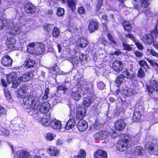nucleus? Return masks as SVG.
<instances>
[{
  "mask_svg": "<svg viewBox=\"0 0 158 158\" xmlns=\"http://www.w3.org/2000/svg\"><path fill=\"white\" fill-rule=\"evenodd\" d=\"M123 77V78L125 77L128 79H131L134 78L135 76L134 74H131L127 71H125L123 72L122 75Z\"/></svg>",
  "mask_w": 158,
  "mask_h": 158,
  "instance_id": "35",
  "label": "nucleus"
},
{
  "mask_svg": "<svg viewBox=\"0 0 158 158\" xmlns=\"http://www.w3.org/2000/svg\"><path fill=\"white\" fill-rule=\"evenodd\" d=\"M94 158H107V153L105 151L99 150L94 154Z\"/></svg>",
  "mask_w": 158,
  "mask_h": 158,
  "instance_id": "20",
  "label": "nucleus"
},
{
  "mask_svg": "<svg viewBox=\"0 0 158 158\" xmlns=\"http://www.w3.org/2000/svg\"><path fill=\"white\" fill-rule=\"evenodd\" d=\"M48 151L50 155L53 156H57L60 152L59 150L54 147L49 148L48 149Z\"/></svg>",
  "mask_w": 158,
  "mask_h": 158,
  "instance_id": "25",
  "label": "nucleus"
},
{
  "mask_svg": "<svg viewBox=\"0 0 158 158\" xmlns=\"http://www.w3.org/2000/svg\"><path fill=\"white\" fill-rule=\"evenodd\" d=\"M77 44L81 48L85 47L87 45V42L85 39L81 38L78 41Z\"/></svg>",
  "mask_w": 158,
  "mask_h": 158,
  "instance_id": "32",
  "label": "nucleus"
},
{
  "mask_svg": "<svg viewBox=\"0 0 158 158\" xmlns=\"http://www.w3.org/2000/svg\"><path fill=\"white\" fill-rule=\"evenodd\" d=\"M85 9L83 7L80 6L78 9V12L80 14L85 13Z\"/></svg>",
  "mask_w": 158,
  "mask_h": 158,
  "instance_id": "58",
  "label": "nucleus"
},
{
  "mask_svg": "<svg viewBox=\"0 0 158 158\" xmlns=\"http://www.w3.org/2000/svg\"><path fill=\"white\" fill-rule=\"evenodd\" d=\"M126 126V123L123 120L119 119L115 122L114 127L116 130L121 131L125 128Z\"/></svg>",
  "mask_w": 158,
  "mask_h": 158,
  "instance_id": "8",
  "label": "nucleus"
},
{
  "mask_svg": "<svg viewBox=\"0 0 158 158\" xmlns=\"http://www.w3.org/2000/svg\"><path fill=\"white\" fill-rule=\"evenodd\" d=\"M141 118L140 112L139 111H135L133 116V119L134 121H139Z\"/></svg>",
  "mask_w": 158,
  "mask_h": 158,
  "instance_id": "36",
  "label": "nucleus"
},
{
  "mask_svg": "<svg viewBox=\"0 0 158 158\" xmlns=\"http://www.w3.org/2000/svg\"><path fill=\"white\" fill-rule=\"evenodd\" d=\"M53 36L55 37H58L60 35L59 30L58 28L55 27L52 31Z\"/></svg>",
  "mask_w": 158,
  "mask_h": 158,
  "instance_id": "41",
  "label": "nucleus"
},
{
  "mask_svg": "<svg viewBox=\"0 0 158 158\" xmlns=\"http://www.w3.org/2000/svg\"><path fill=\"white\" fill-rule=\"evenodd\" d=\"M121 93L122 94L127 96L135 95L137 93L134 89L131 88L128 89L127 88L123 89Z\"/></svg>",
  "mask_w": 158,
  "mask_h": 158,
  "instance_id": "14",
  "label": "nucleus"
},
{
  "mask_svg": "<svg viewBox=\"0 0 158 158\" xmlns=\"http://www.w3.org/2000/svg\"><path fill=\"white\" fill-rule=\"evenodd\" d=\"M68 89V88L64 85H59L57 88V91L62 90L64 91V93H66Z\"/></svg>",
  "mask_w": 158,
  "mask_h": 158,
  "instance_id": "50",
  "label": "nucleus"
},
{
  "mask_svg": "<svg viewBox=\"0 0 158 158\" xmlns=\"http://www.w3.org/2000/svg\"><path fill=\"white\" fill-rule=\"evenodd\" d=\"M25 10L27 13L33 14L36 11V8L31 4L29 3L26 4Z\"/></svg>",
  "mask_w": 158,
  "mask_h": 158,
  "instance_id": "21",
  "label": "nucleus"
},
{
  "mask_svg": "<svg viewBox=\"0 0 158 158\" xmlns=\"http://www.w3.org/2000/svg\"><path fill=\"white\" fill-rule=\"evenodd\" d=\"M121 137L122 139L118 141L116 146L118 151L123 152L130 146L131 139L129 135L125 134L122 135Z\"/></svg>",
  "mask_w": 158,
  "mask_h": 158,
  "instance_id": "2",
  "label": "nucleus"
},
{
  "mask_svg": "<svg viewBox=\"0 0 158 158\" xmlns=\"http://www.w3.org/2000/svg\"><path fill=\"white\" fill-rule=\"evenodd\" d=\"M17 155V156L19 158H29L30 154L27 151L23 150L18 151Z\"/></svg>",
  "mask_w": 158,
  "mask_h": 158,
  "instance_id": "24",
  "label": "nucleus"
},
{
  "mask_svg": "<svg viewBox=\"0 0 158 158\" xmlns=\"http://www.w3.org/2000/svg\"><path fill=\"white\" fill-rule=\"evenodd\" d=\"M139 40L137 39L136 42H134L137 47L139 50L143 49V48L142 45L139 42Z\"/></svg>",
  "mask_w": 158,
  "mask_h": 158,
  "instance_id": "59",
  "label": "nucleus"
},
{
  "mask_svg": "<svg viewBox=\"0 0 158 158\" xmlns=\"http://www.w3.org/2000/svg\"><path fill=\"white\" fill-rule=\"evenodd\" d=\"M2 64L5 67H9L11 65L12 63V59L8 55L4 56L1 60Z\"/></svg>",
  "mask_w": 158,
  "mask_h": 158,
  "instance_id": "11",
  "label": "nucleus"
},
{
  "mask_svg": "<svg viewBox=\"0 0 158 158\" xmlns=\"http://www.w3.org/2000/svg\"><path fill=\"white\" fill-rule=\"evenodd\" d=\"M0 131L2 133H3V135H4L8 136L9 135V131L6 129L4 128L2 126L0 127Z\"/></svg>",
  "mask_w": 158,
  "mask_h": 158,
  "instance_id": "49",
  "label": "nucleus"
},
{
  "mask_svg": "<svg viewBox=\"0 0 158 158\" xmlns=\"http://www.w3.org/2000/svg\"><path fill=\"white\" fill-rule=\"evenodd\" d=\"M126 37L128 38L134 42H136L137 39L134 37L131 34L129 33L128 34H125Z\"/></svg>",
  "mask_w": 158,
  "mask_h": 158,
  "instance_id": "51",
  "label": "nucleus"
},
{
  "mask_svg": "<svg viewBox=\"0 0 158 158\" xmlns=\"http://www.w3.org/2000/svg\"><path fill=\"white\" fill-rule=\"evenodd\" d=\"M86 110L84 108H78L76 111V117L77 118L81 120L85 116Z\"/></svg>",
  "mask_w": 158,
  "mask_h": 158,
  "instance_id": "16",
  "label": "nucleus"
},
{
  "mask_svg": "<svg viewBox=\"0 0 158 158\" xmlns=\"http://www.w3.org/2000/svg\"><path fill=\"white\" fill-rule=\"evenodd\" d=\"M102 126L101 123L99 121L97 120L94 124L90 126V130L92 131H94L100 129Z\"/></svg>",
  "mask_w": 158,
  "mask_h": 158,
  "instance_id": "26",
  "label": "nucleus"
},
{
  "mask_svg": "<svg viewBox=\"0 0 158 158\" xmlns=\"http://www.w3.org/2000/svg\"><path fill=\"white\" fill-rule=\"evenodd\" d=\"M17 76L16 73L15 72L9 74L7 77V81L9 83L12 82V87L14 88H16L20 83L18 78L16 79Z\"/></svg>",
  "mask_w": 158,
  "mask_h": 158,
  "instance_id": "6",
  "label": "nucleus"
},
{
  "mask_svg": "<svg viewBox=\"0 0 158 158\" xmlns=\"http://www.w3.org/2000/svg\"><path fill=\"white\" fill-rule=\"evenodd\" d=\"M147 51L152 56L158 58V53L154 50L152 49H148L147 50Z\"/></svg>",
  "mask_w": 158,
  "mask_h": 158,
  "instance_id": "45",
  "label": "nucleus"
},
{
  "mask_svg": "<svg viewBox=\"0 0 158 158\" xmlns=\"http://www.w3.org/2000/svg\"><path fill=\"white\" fill-rule=\"evenodd\" d=\"M60 97H57L56 96H54L50 99L49 101L50 102L49 103L50 104H52L53 105H54L57 103L58 101L60 99Z\"/></svg>",
  "mask_w": 158,
  "mask_h": 158,
  "instance_id": "38",
  "label": "nucleus"
},
{
  "mask_svg": "<svg viewBox=\"0 0 158 158\" xmlns=\"http://www.w3.org/2000/svg\"><path fill=\"white\" fill-rule=\"evenodd\" d=\"M144 40L146 42V44H149L153 41L152 37L150 34L145 35L143 37Z\"/></svg>",
  "mask_w": 158,
  "mask_h": 158,
  "instance_id": "34",
  "label": "nucleus"
},
{
  "mask_svg": "<svg viewBox=\"0 0 158 158\" xmlns=\"http://www.w3.org/2000/svg\"><path fill=\"white\" fill-rule=\"evenodd\" d=\"M77 127L80 131L83 132L87 129L88 125L86 121L81 119L77 123Z\"/></svg>",
  "mask_w": 158,
  "mask_h": 158,
  "instance_id": "9",
  "label": "nucleus"
},
{
  "mask_svg": "<svg viewBox=\"0 0 158 158\" xmlns=\"http://www.w3.org/2000/svg\"><path fill=\"white\" fill-rule=\"evenodd\" d=\"M45 45L43 44H39L35 49L34 55L37 56L42 54L45 51Z\"/></svg>",
  "mask_w": 158,
  "mask_h": 158,
  "instance_id": "18",
  "label": "nucleus"
},
{
  "mask_svg": "<svg viewBox=\"0 0 158 158\" xmlns=\"http://www.w3.org/2000/svg\"><path fill=\"white\" fill-rule=\"evenodd\" d=\"M29 90L26 88L24 87L20 88L19 90V93L23 96L25 95V93H29Z\"/></svg>",
  "mask_w": 158,
  "mask_h": 158,
  "instance_id": "42",
  "label": "nucleus"
},
{
  "mask_svg": "<svg viewBox=\"0 0 158 158\" xmlns=\"http://www.w3.org/2000/svg\"><path fill=\"white\" fill-rule=\"evenodd\" d=\"M113 68L116 71H121L123 69L122 63L118 60H115L113 63Z\"/></svg>",
  "mask_w": 158,
  "mask_h": 158,
  "instance_id": "19",
  "label": "nucleus"
},
{
  "mask_svg": "<svg viewBox=\"0 0 158 158\" xmlns=\"http://www.w3.org/2000/svg\"><path fill=\"white\" fill-rule=\"evenodd\" d=\"M150 0H135L133 2L134 7L141 12L144 10V8L147 7L149 5Z\"/></svg>",
  "mask_w": 158,
  "mask_h": 158,
  "instance_id": "5",
  "label": "nucleus"
},
{
  "mask_svg": "<svg viewBox=\"0 0 158 158\" xmlns=\"http://www.w3.org/2000/svg\"><path fill=\"white\" fill-rule=\"evenodd\" d=\"M16 20H6V29H10L9 33L11 35H16L21 32V28L16 23Z\"/></svg>",
  "mask_w": 158,
  "mask_h": 158,
  "instance_id": "3",
  "label": "nucleus"
},
{
  "mask_svg": "<svg viewBox=\"0 0 158 158\" xmlns=\"http://www.w3.org/2000/svg\"><path fill=\"white\" fill-rule=\"evenodd\" d=\"M98 88L100 89H103L105 87V85L102 82H100L98 84Z\"/></svg>",
  "mask_w": 158,
  "mask_h": 158,
  "instance_id": "61",
  "label": "nucleus"
},
{
  "mask_svg": "<svg viewBox=\"0 0 158 158\" xmlns=\"http://www.w3.org/2000/svg\"><path fill=\"white\" fill-rule=\"evenodd\" d=\"M49 89L48 88H46L45 90L44 94V95L43 96V98L44 100H47L48 98V94H49Z\"/></svg>",
  "mask_w": 158,
  "mask_h": 158,
  "instance_id": "54",
  "label": "nucleus"
},
{
  "mask_svg": "<svg viewBox=\"0 0 158 158\" xmlns=\"http://www.w3.org/2000/svg\"><path fill=\"white\" fill-rule=\"evenodd\" d=\"M123 77L121 75L118 76L115 81L116 85L117 86L120 85L123 81Z\"/></svg>",
  "mask_w": 158,
  "mask_h": 158,
  "instance_id": "39",
  "label": "nucleus"
},
{
  "mask_svg": "<svg viewBox=\"0 0 158 158\" xmlns=\"http://www.w3.org/2000/svg\"><path fill=\"white\" fill-rule=\"evenodd\" d=\"M69 5L70 8L74 10L75 9V5L74 3V0H67Z\"/></svg>",
  "mask_w": 158,
  "mask_h": 158,
  "instance_id": "46",
  "label": "nucleus"
},
{
  "mask_svg": "<svg viewBox=\"0 0 158 158\" xmlns=\"http://www.w3.org/2000/svg\"><path fill=\"white\" fill-rule=\"evenodd\" d=\"M147 88L149 93H152L154 91H157L158 90V84L155 80H151L149 84L147 85Z\"/></svg>",
  "mask_w": 158,
  "mask_h": 158,
  "instance_id": "7",
  "label": "nucleus"
},
{
  "mask_svg": "<svg viewBox=\"0 0 158 158\" xmlns=\"http://www.w3.org/2000/svg\"><path fill=\"white\" fill-rule=\"evenodd\" d=\"M6 23H4V21L2 19L0 18V31L4 28L6 29Z\"/></svg>",
  "mask_w": 158,
  "mask_h": 158,
  "instance_id": "55",
  "label": "nucleus"
},
{
  "mask_svg": "<svg viewBox=\"0 0 158 158\" xmlns=\"http://www.w3.org/2000/svg\"><path fill=\"white\" fill-rule=\"evenodd\" d=\"M15 41V40L13 37H10L7 39L6 42V46L7 48V50L10 51L14 48L15 45L14 42Z\"/></svg>",
  "mask_w": 158,
  "mask_h": 158,
  "instance_id": "15",
  "label": "nucleus"
},
{
  "mask_svg": "<svg viewBox=\"0 0 158 158\" xmlns=\"http://www.w3.org/2000/svg\"><path fill=\"white\" fill-rule=\"evenodd\" d=\"M50 103L47 102L43 103L40 106L39 111L42 113H47L50 108Z\"/></svg>",
  "mask_w": 158,
  "mask_h": 158,
  "instance_id": "10",
  "label": "nucleus"
},
{
  "mask_svg": "<svg viewBox=\"0 0 158 158\" xmlns=\"http://www.w3.org/2000/svg\"><path fill=\"white\" fill-rule=\"evenodd\" d=\"M34 75L32 73L30 72L23 75L22 76L18 78L19 82L21 81H27L33 78Z\"/></svg>",
  "mask_w": 158,
  "mask_h": 158,
  "instance_id": "13",
  "label": "nucleus"
},
{
  "mask_svg": "<svg viewBox=\"0 0 158 158\" xmlns=\"http://www.w3.org/2000/svg\"><path fill=\"white\" fill-rule=\"evenodd\" d=\"M122 45L124 49L125 50L128 51H131L132 49V48L131 47V45H129L127 43H123L122 44Z\"/></svg>",
  "mask_w": 158,
  "mask_h": 158,
  "instance_id": "48",
  "label": "nucleus"
},
{
  "mask_svg": "<svg viewBox=\"0 0 158 158\" xmlns=\"http://www.w3.org/2000/svg\"><path fill=\"white\" fill-rule=\"evenodd\" d=\"M123 25L125 30L129 31L131 30L132 26L130 22L127 21H125L123 23Z\"/></svg>",
  "mask_w": 158,
  "mask_h": 158,
  "instance_id": "33",
  "label": "nucleus"
},
{
  "mask_svg": "<svg viewBox=\"0 0 158 158\" xmlns=\"http://www.w3.org/2000/svg\"><path fill=\"white\" fill-rule=\"evenodd\" d=\"M134 54L136 57L139 58H141L143 56L142 53L138 51H135L134 52Z\"/></svg>",
  "mask_w": 158,
  "mask_h": 158,
  "instance_id": "63",
  "label": "nucleus"
},
{
  "mask_svg": "<svg viewBox=\"0 0 158 158\" xmlns=\"http://www.w3.org/2000/svg\"><path fill=\"white\" fill-rule=\"evenodd\" d=\"M139 63L140 65L142 67H143L144 66H146L148 68H149V66L147 64V63L145 61L143 60H140L139 61Z\"/></svg>",
  "mask_w": 158,
  "mask_h": 158,
  "instance_id": "56",
  "label": "nucleus"
},
{
  "mask_svg": "<svg viewBox=\"0 0 158 158\" xmlns=\"http://www.w3.org/2000/svg\"><path fill=\"white\" fill-rule=\"evenodd\" d=\"M24 64L26 68H31L35 65V62L31 58L28 56L25 61Z\"/></svg>",
  "mask_w": 158,
  "mask_h": 158,
  "instance_id": "22",
  "label": "nucleus"
},
{
  "mask_svg": "<svg viewBox=\"0 0 158 158\" xmlns=\"http://www.w3.org/2000/svg\"><path fill=\"white\" fill-rule=\"evenodd\" d=\"M56 144L58 146L61 145L63 143V141L62 139H58L56 141Z\"/></svg>",
  "mask_w": 158,
  "mask_h": 158,
  "instance_id": "64",
  "label": "nucleus"
},
{
  "mask_svg": "<svg viewBox=\"0 0 158 158\" xmlns=\"http://www.w3.org/2000/svg\"><path fill=\"white\" fill-rule=\"evenodd\" d=\"M108 135L109 133L107 131H103L95 133L94 137L96 139H104L107 138Z\"/></svg>",
  "mask_w": 158,
  "mask_h": 158,
  "instance_id": "12",
  "label": "nucleus"
},
{
  "mask_svg": "<svg viewBox=\"0 0 158 158\" xmlns=\"http://www.w3.org/2000/svg\"><path fill=\"white\" fill-rule=\"evenodd\" d=\"M7 110L0 105V118L7 114Z\"/></svg>",
  "mask_w": 158,
  "mask_h": 158,
  "instance_id": "47",
  "label": "nucleus"
},
{
  "mask_svg": "<svg viewBox=\"0 0 158 158\" xmlns=\"http://www.w3.org/2000/svg\"><path fill=\"white\" fill-rule=\"evenodd\" d=\"M76 124L75 120L74 118H71L67 122L65 126V128L67 130L71 129L75 127Z\"/></svg>",
  "mask_w": 158,
  "mask_h": 158,
  "instance_id": "28",
  "label": "nucleus"
},
{
  "mask_svg": "<svg viewBox=\"0 0 158 158\" xmlns=\"http://www.w3.org/2000/svg\"><path fill=\"white\" fill-rule=\"evenodd\" d=\"M135 151L139 155H141L143 152V149L140 146H137Z\"/></svg>",
  "mask_w": 158,
  "mask_h": 158,
  "instance_id": "52",
  "label": "nucleus"
},
{
  "mask_svg": "<svg viewBox=\"0 0 158 158\" xmlns=\"http://www.w3.org/2000/svg\"><path fill=\"white\" fill-rule=\"evenodd\" d=\"M37 44H35V43H31L27 47V51L28 52L31 54L34 55L35 50V47Z\"/></svg>",
  "mask_w": 158,
  "mask_h": 158,
  "instance_id": "29",
  "label": "nucleus"
},
{
  "mask_svg": "<svg viewBox=\"0 0 158 158\" xmlns=\"http://www.w3.org/2000/svg\"><path fill=\"white\" fill-rule=\"evenodd\" d=\"M41 122L43 126H47L49 125H50L51 122L46 118H42L41 119Z\"/></svg>",
  "mask_w": 158,
  "mask_h": 158,
  "instance_id": "44",
  "label": "nucleus"
},
{
  "mask_svg": "<svg viewBox=\"0 0 158 158\" xmlns=\"http://www.w3.org/2000/svg\"><path fill=\"white\" fill-rule=\"evenodd\" d=\"M64 14V10L61 8H58L57 10V14L60 16H61Z\"/></svg>",
  "mask_w": 158,
  "mask_h": 158,
  "instance_id": "53",
  "label": "nucleus"
},
{
  "mask_svg": "<svg viewBox=\"0 0 158 158\" xmlns=\"http://www.w3.org/2000/svg\"><path fill=\"white\" fill-rule=\"evenodd\" d=\"M23 102L24 105L27 106L26 108L27 112L31 115H35L33 117L37 121H41V114L39 113L40 102L38 99L32 95H27L24 98Z\"/></svg>",
  "mask_w": 158,
  "mask_h": 158,
  "instance_id": "1",
  "label": "nucleus"
},
{
  "mask_svg": "<svg viewBox=\"0 0 158 158\" xmlns=\"http://www.w3.org/2000/svg\"><path fill=\"white\" fill-rule=\"evenodd\" d=\"M98 28V24L96 21L91 20L90 21L88 26V29L91 32H93L95 30H97Z\"/></svg>",
  "mask_w": 158,
  "mask_h": 158,
  "instance_id": "17",
  "label": "nucleus"
},
{
  "mask_svg": "<svg viewBox=\"0 0 158 158\" xmlns=\"http://www.w3.org/2000/svg\"><path fill=\"white\" fill-rule=\"evenodd\" d=\"M50 125L54 129H60L62 127L61 122L56 119L52 120Z\"/></svg>",
  "mask_w": 158,
  "mask_h": 158,
  "instance_id": "23",
  "label": "nucleus"
},
{
  "mask_svg": "<svg viewBox=\"0 0 158 158\" xmlns=\"http://www.w3.org/2000/svg\"><path fill=\"white\" fill-rule=\"evenodd\" d=\"M72 96L73 99L76 101L80 100L81 98V91L77 90L75 92H73L72 93Z\"/></svg>",
  "mask_w": 158,
  "mask_h": 158,
  "instance_id": "31",
  "label": "nucleus"
},
{
  "mask_svg": "<svg viewBox=\"0 0 158 158\" xmlns=\"http://www.w3.org/2000/svg\"><path fill=\"white\" fill-rule=\"evenodd\" d=\"M110 134L112 138H115L118 136V134L116 133L114 130H112L110 132Z\"/></svg>",
  "mask_w": 158,
  "mask_h": 158,
  "instance_id": "57",
  "label": "nucleus"
},
{
  "mask_svg": "<svg viewBox=\"0 0 158 158\" xmlns=\"http://www.w3.org/2000/svg\"><path fill=\"white\" fill-rule=\"evenodd\" d=\"M54 27V25L51 24H46L43 26L44 30L48 32L50 31Z\"/></svg>",
  "mask_w": 158,
  "mask_h": 158,
  "instance_id": "40",
  "label": "nucleus"
},
{
  "mask_svg": "<svg viewBox=\"0 0 158 158\" xmlns=\"http://www.w3.org/2000/svg\"><path fill=\"white\" fill-rule=\"evenodd\" d=\"M107 37L109 40L111 42V43L114 44H116V42L113 40L112 35L110 34L107 35Z\"/></svg>",
  "mask_w": 158,
  "mask_h": 158,
  "instance_id": "60",
  "label": "nucleus"
},
{
  "mask_svg": "<svg viewBox=\"0 0 158 158\" xmlns=\"http://www.w3.org/2000/svg\"><path fill=\"white\" fill-rule=\"evenodd\" d=\"M147 69L145 67L140 68L138 72V76L139 77L142 78L145 76V73L147 71Z\"/></svg>",
  "mask_w": 158,
  "mask_h": 158,
  "instance_id": "30",
  "label": "nucleus"
},
{
  "mask_svg": "<svg viewBox=\"0 0 158 158\" xmlns=\"http://www.w3.org/2000/svg\"><path fill=\"white\" fill-rule=\"evenodd\" d=\"M56 137V135L52 133H48L47 134L46 139L49 141H52Z\"/></svg>",
  "mask_w": 158,
  "mask_h": 158,
  "instance_id": "43",
  "label": "nucleus"
},
{
  "mask_svg": "<svg viewBox=\"0 0 158 158\" xmlns=\"http://www.w3.org/2000/svg\"><path fill=\"white\" fill-rule=\"evenodd\" d=\"M78 154L81 155L83 158L85 157L86 155L85 151L82 149L79 151Z\"/></svg>",
  "mask_w": 158,
  "mask_h": 158,
  "instance_id": "62",
  "label": "nucleus"
},
{
  "mask_svg": "<svg viewBox=\"0 0 158 158\" xmlns=\"http://www.w3.org/2000/svg\"><path fill=\"white\" fill-rule=\"evenodd\" d=\"M77 84L80 86L82 91L85 94L92 93L93 91V84L91 83H87L82 77L78 79Z\"/></svg>",
  "mask_w": 158,
  "mask_h": 158,
  "instance_id": "4",
  "label": "nucleus"
},
{
  "mask_svg": "<svg viewBox=\"0 0 158 158\" xmlns=\"http://www.w3.org/2000/svg\"><path fill=\"white\" fill-rule=\"evenodd\" d=\"M148 149L151 151H153L154 153L156 154L158 153V145H153V146L149 145L148 147Z\"/></svg>",
  "mask_w": 158,
  "mask_h": 158,
  "instance_id": "37",
  "label": "nucleus"
},
{
  "mask_svg": "<svg viewBox=\"0 0 158 158\" xmlns=\"http://www.w3.org/2000/svg\"><path fill=\"white\" fill-rule=\"evenodd\" d=\"M93 98L92 97L87 96L84 99L83 104L85 107L89 106L93 102Z\"/></svg>",
  "mask_w": 158,
  "mask_h": 158,
  "instance_id": "27",
  "label": "nucleus"
}]
</instances>
